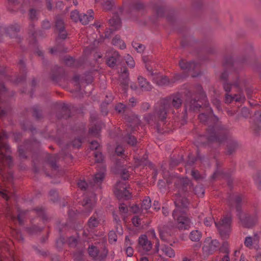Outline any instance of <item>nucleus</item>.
Here are the masks:
<instances>
[{
  "instance_id": "f257e3e1",
  "label": "nucleus",
  "mask_w": 261,
  "mask_h": 261,
  "mask_svg": "<svg viewBox=\"0 0 261 261\" xmlns=\"http://www.w3.org/2000/svg\"><path fill=\"white\" fill-rule=\"evenodd\" d=\"M185 96V111H198L201 108V103L205 108V112L199 114L200 121L208 125L206 134L200 136L195 141V145L199 147L206 143L217 142L219 144L226 141L227 151L231 154L238 146L237 142L229 136L228 131L222 125L218 118L213 114L212 109L207 102L206 95L203 91L202 87L197 85L190 89L186 90Z\"/></svg>"
},
{
  "instance_id": "f03ea898",
  "label": "nucleus",
  "mask_w": 261,
  "mask_h": 261,
  "mask_svg": "<svg viewBox=\"0 0 261 261\" xmlns=\"http://www.w3.org/2000/svg\"><path fill=\"white\" fill-rule=\"evenodd\" d=\"M172 182L175 184L174 200L176 207L173 212L172 216L176 220L179 229H188L191 226V222L186 215L189 204L186 196L188 191L191 189V183L188 178L181 177H175L172 181L167 180L168 185Z\"/></svg>"
},
{
  "instance_id": "7ed1b4c3",
  "label": "nucleus",
  "mask_w": 261,
  "mask_h": 261,
  "mask_svg": "<svg viewBox=\"0 0 261 261\" xmlns=\"http://www.w3.org/2000/svg\"><path fill=\"white\" fill-rule=\"evenodd\" d=\"M97 172L88 185L84 179L80 178L77 182V187L84 192L82 205L85 208L83 212L88 215L93 208L96 202V193L100 192L101 185L105 176L106 168L103 164H100L97 167Z\"/></svg>"
},
{
  "instance_id": "20e7f679",
  "label": "nucleus",
  "mask_w": 261,
  "mask_h": 261,
  "mask_svg": "<svg viewBox=\"0 0 261 261\" xmlns=\"http://www.w3.org/2000/svg\"><path fill=\"white\" fill-rule=\"evenodd\" d=\"M143 61L145 63V67L150 76L152 81L159 86H171L175 82L186 77L189 73H191L193 77H196L200 75V64L194 62H188L185 60H181L179 62V66L183 70V74H175L171 79L167 76H163L156 71L154 72L153 67L154 66L153 62H147L143 57Z\"/></svg>"
},
{
  "instance_id": "39448f33",
  "label": "nucleus",
  "mask_w": 261,
  "mask_h": 261,
  "mask_svg": "<svg viewBox=\"0 0 261 261\" xmlns=\"http://www.w3.org/2000/svg\"><path fill=\"white\" fill-rule=\"evenodd\" d=\"M182 102V95L179 93L161 99L155 106L153 114H146L144 119L149 124L158 126L159 121L165 122L169 114L178 112Z\"/></svg>"
},
{
  "instance_id": "423d86ee",
  "label": "nucleus",
  "mask_w": 261,
  "mask_h": 261,
  "mask_svg": "<svg viewBox=\"0 0 261 261\" xmlns=\"http://www.w3.org/2000/svg\"><path fill=\"white\" fill-rule=\"evenodd\" d=\"M225 70L222 73L220 78L223 81V89L226 92L225 97V103H230L233 101L242 103L245 100V96L242 89L243 81L235 72L236 79L231 84L227 81L229 72L234 70V64L231 59L226 61L224 65Z\"/></svg>"
},
{
  "instance_id": "0eeeda50",
  "label": "nucleus",
  "mask_w": 261,
  "mask_h": 261,
  "mask_svg": "<svg viewBox=\"0 0 261 261\" xmlns=\"http://www.w3.org/2000/svg\"><path fill=\"white\" fill-rule=\"evenodd\" d=\"M243 199L244 196L242 194H230L228 196L227 202L231 207H236L242 224L245 227L249 228L257 222L258 217L256 214L251 216L241 212V203Z\"/></svg>"
},
{
  "instance_id": "6e6552de",
  "label": "nucleus",
  "mask_w": 261,
  "mask_h": 261,
  "mask_svg": "<svg viewBox=\"0 0 261 261\" xmlns=\"http://www.w3.org/2000/svg\"><path fill=\"white\" fill-rule=\"evenodd\" d=\"M1 100L0 97V102ZM10 151L9 146L2 141L0 135V174L2 175L5 182L3 186H12V173L7 171L8 174L5 175L4 171L5 168H10L12 166V160L9 154Z\"/></svg>"
},
{
  "instance_id": "1a4fd4ad",
  "label": "nucleus",
  "mask_w": 261,
  "mask_h": 261,
  "mask_svg": "<svg viewBox=\"0 0 261 261\" xmlns=\"http://www.w3.org/2000/svg\"><path fill=\"white\" fill-rule=\"evenodd\" d=\"M77 238V237H71L66 240L63 237L60 236L56 241V246L59 249H60L64 244L67 243L70 247H76V251L74 253V259L75 261H83V251L85 247L78 241Z\"/></svg>"
},
{
  "instance_id": "9d476101",
  "label": "nucleus",
  "mask_w": 261,
  "mask_h": 261,
  "mask_svg": "<svg viewBox=\"0 0 261 261\" xmlns=\"http://www.w3.org/2000/svg\"><path fill=\"white\" fill-rule=\"evenodd\" d=\"M213 221L215 222V226L218 229L221 236L223 239H227L230 231L231 216L227 215L219 222L214 220V218L211 217H207L205 219L204 223L208 226L211 225Z\"/></svg>"
},
{
  "instance_id": "9b49d317",
  "label": "nucleus",
  "mask_w": 261,
  "mask_h": 261,
  "mask_svg": "<svg viewBox=\"0 0 261 261\" xmlns=\"http://www.w3.org/2000/svg\"><path fill=\"white\" fill-rule=\"evenodd\" d=\"M59 156H62L63 159L65 160L67 158H71V155L69 153H65L64 150H62L58 155L47 154L46 157V161L52 170L50 174L45 171L48 176L53 177L57 176V174H60L59 168L56 164L57 161L59 159Z\"/></svg>"
},
{
  "instance_id": "f8f14e48",
  "label": "nucleus",
  "mask_w": 261,
  "mask_h": 261,
  "mask_svg": "<svg viewBox=\"0 0 261 261\" xmlns=\"http://www.w3.org/2000/svg\"><path fill=\"white\" fill-rule=\"evenodd\" d=\"M137 249L141 254L154 256L152 244L145 234H142L138 238Z\"/></svg>"
},
{
  "instance_id": "ddd939ff",
  "label": "nucleus",
  "mask_w": 261,
  "mask_h": 261,
  "mask_svg": "<svg viewBox=\"0 0 261 261\" xmlns=\"http://www.w3.org/2000/svg\"><path fill=\"white\" fill-rule=\"evenodd\" d=\"M162 255L172 258L175 256V253L174 250L168 245H162L160 246L159 241L158 240L155 244L153 258L161 257Z\"/></svg>"
},
{
  "instance_id": "4468645a",
  "label": "nucleus",
  "mask_w": 261,
  "mask_h": 261,
  "mask_svg": "<svg viewBox=\"0 0 261 261\" xmlns=\"http://www.w3.org/2000/svg\"><path fill=\"white\" fill-rule=\"evenodd\" d=\"M16 211L17 213V216L14 214L13 210L11 207L8 204L5 212L6 217L14 223H18L19 225H22L23 223L22 217L25 215L26 212L21 211L18 207L16 208Z\"/></svg>"
},
{
  "instance_id": "2eb2a0df",
  "label": "nucleus",
  "mask_w": 261,
  "mask_h": 261,
  "mask_svg": "<svg viewBox=\"0 0 261 261\" xmlns=\"http://www.w3.org/2000/svg\"><path fill=\"white\" fill-rule=\"evenodd\" d=\"M220 246L219 242L217 240H212L210 238H207L204 242L203 251L206 254H212L217 250Z\"/></svg>"
},
{
  "instance_id": "dca6fc26",
  "label": "nucleus",
  "mask_w": 261,
  "mask_h": 261,
  "mask_svg": "<svg viewBox=\"0 0 261 261\" xmlns=\"http://www.w3.org/2000/svg\"><path fill=\"white\" fill-rule=\"evenodd\" d=\"M88 253L90 257L95 260H103L107 256L108 251L103 249L100 251L97 247L94 245L89 246Z\"/></svg>"
},
{
  "instance_id": "f3484780",
  "label": "nucleus",
  "mask_w": 261,
  "mask_h": 261,
  "mask_svg": "<svg viewBox=\"0 0 261 261\" xmlns=\"http://www.w3.org/2000/svg\"><path fill=\"white\" fill-rule=\"evenodd\" d=\"M260 238V232H255L252 236H247L244 240V245L249 249H257Z\"/></svg>"
},
{
  "instance_id": "a211bd4d",
  "label": "nucleus",
  "mask_w": 261,
  "mask_h": 261,
  "mask_svg": "<svg viewBox=\"0 0 261 261\" xmlns=\"http://www.w3.org/2000/svg\"><path fill=\"white\" fill-rule=\"evenodd\" d=\"M125 183L122 181L118 182L115 187V193L118 196L124 197L125 199L130 198V193Z\"/></svg>"
},
{
  "instance_id": "6ab92c4d",
  "label": "nucleus",
  "mask_w": 261,
  "mask_h": 261,
  "mask_svg": "<svg viewBox=\"0 0 261 261\" xmlns=\"http://www.w3.org/2000/svg\"><path fill=\"white\" fill-rule=\"evenodd\" d=\"M97 71V69H95L92 71L87 72L81 77L80 76L76 75L73 77V81L76 85L79 86L80 88L81 87V84L84 82L87 84H91L93 81V75H95Z\"/></svg>"
},
{
  "instance_id": "aec40b11",
  "label": "nucleus",
  "mask_w": 261,
  "mask_h": 261,
  "mask_svg": "<svg viewBox=\"0 0 261 261\" xmlns=\"http://www.w3.org/2000/svg\"><path fill=\"white\" fill-rule=\"evenodd\" d=\"M38 142L36 141H27L25 142L24 146L18 147L19 155L22 158H26V151L32 150L34 147L38 146Z\"/></svg>"
},
{
  "instance_id": "412c9836",
  "label": "nucleus",
  "mask_w": 261,
  "mask_h": 261,
  "mask_svg": "<svg viewBox=\"0 0 261 261\" xmlns=\"http://www.w3.org/2000/svg\"><path fill=\"white\" fill-rule=\"evenodd\" d=\"M20 27L18 24H14L10 25L9 28H6L4 27L0 28V40H1V36L3 34H8L11 37L13 38L16 36V33L19 31Z\"/></svg>"
},
{
  "instance_id": "4be33fe9",
  "label": "nucleus",
  "mask_w": 261,
  "mask_h": 261,
  "mask_svg": "<svg viewBox=\"0 0 261 261\" xmlns=\"http://www.w3.org/2000/svg\"><path fill=\"white\" fill-rule=\"evenodd\" d=\"M101 219V214L100 211H96L88 220V226L89 228L92 229L97 227Z\"/></svg>"
},
{
  "instance_id": "5701e85b",
  "label": "nucleus",
  "mask_w": 261,
  "mask_h": 261,
  "mask_svg": "<svg viewBox=\"0 0 261 261\" xmlns=\"http://www.w3.org/2000/svg\"><path fill=\"white\" fill-rule=\"evenodd\" d=\"M106 57L107 58V64L110 67H114L119 58L118 53L114 50L107 53Z\"/></svg>"
},
{
  "instance_id": "b1692460",
  "label": "nucleus",
  "mask_w": 261,
  "mask_h": 261,
  "mask_svg": "<svg viewBox=\"0 0 261 261\" xmlns=\"http://www.w3.org/2000/svg\"><path fill=\"white\" fill-rule=\"evenodd\" d=\"M128 70L126 68H124L123 69H121V73L120 74L119 76V81L122 85V90L123 91L124 93H125L126 92V90L128 88Z\"/></svg>"
},
{
  "instance_id": "393cba45",
  "label": "nucleus",
  "mask_w": 261,
  "mask_h": 261,
  "mask_svg": "<svg viewBox=\"0 0 261 261\" xmlns=\"http://www.w3.org/2000/svg\"><path fill=\"white\" fill-rule=\"evenodd\" d=\"M56 28L58 31L60 38L65 39L67 37V33L64 30V23L61 17H57L56 20Z\"/></svg>"
},
{
  "instance_id": "a878e982",
  "label": "nucleus",
  "mask_w": 261,
  "mask_h": 261,
  "mask_svg": "<svg viewBox=\"0 0 261 261\" xmlns=\"http://www.w3.org/2000/svg\"><path fill=\"white\" fill-rule=\"evenodd\" d=\"M92 39H93V40L91 39H88L89 40V45L86 46L84 50L85 57H87L89 54H91L92 50L96 47L101 41V40L99 41L95 39L94 37H93Z\"/></svg>"
},
{
  "instance_id": "bb28decb",
  "label": "nucleus",
  "mask_w": 261,
  "mask_h": 261,
  "mask_svg": "<svg viewBox=\"0 0 261 261\" xmlns=\"http://www.w3.org/2000/svg\"><path fill=\"white\" fill-rule=\"evenodd\" d=\"M39 0H9L10 3L14 5L20 4L21 8L20 11L22 13L25 12L24 7H28L32 4H34L35 2H38Z\"/></svg>"
},
{
  "instance_id": "cd10ccee",
  "label": "nucleus",
  "mask_w": 261,
  "mask_h": 261,
  "mask_svg": "<svg viewBox=\"0 0 261 261\" xmlns=\"http://www.w3.org/2000/svg\"><path fill=\"white\" fill-rule=\"evenodd\" d=\"M93 11L92 10H89L87 11V14H81L80 21L84 25L88 24L89 22L93 20Z\"/></svg>"
},
{
  "instance_id": "c85d7f7f",
  "label": "nucleus",
  "mask_w": 261,
  "mask_h": 261,
  "mask_svg": "<svg viewBox=\"0 0 261 261\" xmlns=\"http://www.w3.org/2000/svg\"><path fill=\"white\" fill-rule=\"evenodd\" d=\"M65 64L72 67H78L82 66L83 61L75 60L71 57H65L64 59Z\"/></svg>"
},
{
  "instance_id": "c756f323",
  "label": "nucleus",
  "mask_w": 261,
  "mask_h": 261,
  "mask_svg": "<svg viewBox=\"0 0 261 261\" xmlns=\"http://www.w3.org/2000/svg\"><path fill=\"white\" fill-rule=\"evenodd\" d=\"M109 24L115 30L120 27L121 20L118 13L114 14L112 18L109 20Z\"/></svg>"
},
{
  "instance_id": "7c9ffc66",
  "label": "nucleus",
  "mask_w": 261,
  "mask_h": 261,
  "mask_svg": "<svg viewBox=\"0 0 261 261\" xmlns=\"http://www.w3.org/2000/svg\"><path fill=\"white\" fill-rule=\"evenodd\" d=\"M138 80L139 86L143 91H148L152 89V86L145 79L139 76Z\"/></svg>"
},
{
  "instance_id": "2f4dec72",
  "label": "nucleus",
  "mask_w": 261,
  "mask_h": 261,
  "mask_svg": "<svg viewBox=\"0 0 261 261\" xmlns=\"http://www.w3.org/2000/svg\"><path fill=\"white\" fill-rule=\"evenodd\" d=\"M102 124L100 122H97L93 126H91L89 128V134L93 136L97 137L102 128Z\"/></svg>"
},
{
  "instance_id": "473e14b6",
  "label": "nucleus",
  "mask_w": 261,
  "mask_h": 261,
  "mask_svg": "<svg viewBox=\"0 0 261 261\" xmlns=\"http://www.w3.org/2000/svg\"><path fill=\"white\" fill-rule=\"evenodd\" d=\"M147 156L146 154L144 155L142 158H139L137 156L134 157L135 160V168L139 167L140 166H145L148 164L147 160Z\"/></svg>"
},
{
  "instance_id": "72a5a7b5",
  "label": "nucleus",
  "mask_w": 261,
  "mask_h": 261,
  "mask_svg": "<svg viewBox=\"0 0 261 261\" xmlns=\"http://www.w3.org/2000/svg\"><path fill=\"white\" fill-rule=\"evenodd\" d=\"M132 221L133 225L138 229H142L144 228V222L142 220V219L138 216H135L132 219Z\"/></svg>"
},
{
  "instance_id": "f704fd0d",
  "label": "nucleus",
  "mask_w": 261,
  "mask_h": 261,
  "mask_svg": "<svg viewBox=\"0 0 261 261\" xmlns=\"http://www.w3.org/2000/svg\"><path fill=\"white\" fill-rule=\"evenodd\" d=\"M112 44L121 49L125 48L126 45L124 41L120 39V36H116L112 40Z\"/></svg>"
},
{
  "instance_id": "c9c22d12",
  "label": "nucleus",
  "mask_w": 261,
  "mask_h": 261,
  "mask_svg": "<svg viewBox=\"0 0 261 261\" xmlns=\"http://www.w3.org/2000/svg\"><path fill=\"white\" fill-rule=\"evenodd\" d=\"M122 141L126 142L128 145L134 146L137 143L136 138L129 134H127L122 138Z\"/></svg>"
},
{
  "instance_id": "e433bc0d",
  "label": "nucleus",
  "mask_w": 261,
  "mask_h": 261,
  "mask_svg": "<svg viewBox=\"0 0 261 261\" xmlns=\"http://www.w3.org/2000/svg\"><path fill=\"white\" fill-rule=\"evenodd\" d=\"M201 237V233L198 230L192 231L189 236V238L192 241L198 242Z\"/></svg>"
},
{
  "instance_id": "4c0bfd02",
  "label": "nucleus",
  "mask_w": 261,
  "mask_h": 261,
  "mask_svg": "<svg viewBox=\"0 0 261 261\" xmlns=\"http://www.w3.org/2000/svg\"><path fill=\"white\" fill-rule=\"evenodd\" d=\"M255 118H258L257 121L255 122L254 124V129L256 131H261V112L257 111L254 114Z\"/></svg>"
},
{
  "instance_id": "58836bf2",
  "label": "nucleus",
  "mask_w": 261,
  "mask_h": 261,
  "mask_svg": "<svg viewBox=\"0 0 261 261\" xmlns=\"http://www.w3.org/2000/svg\"><path fill=\"white\" fill-rule=\"evenodd\" d=\"M96 3L101 2L103 8L105 10H109L113 7L112 0H95Z\"/></svg>"
},
{
  "instance_id": "ea45409f",
  "label": "nucleus",
  "mask_w": 261,
  "mask_h": 261,
  "mask_svg": "<svg viewBox=\"0 0 261 261\" xmlns=\"http://www.w3.org/2000/svg\"><path fill=\"white\" fill-rule=\"evenodd\" d=\"M127 120L129 124H128L129 125V129L132 132H134L136 130V128L135 127V125L138 123V119L137 117H136L133 120H130V118H127Z\"/></svg>"
},
{
  "instance_id": "a19ab883",
  "label": "nucleus",
  "mask_w": 261,
  "mask_h": 261,
  "mask_svg": "<svg viewBox=\"0 0 261 261\" xmlns=\"http://www.w3.org/2000/svg\"><path fill=\"white\" fill-rule=\"evenodd\" d=\"M153 9L155 11L158 17H162L163 16L165 10L162 6L159 4H155L153 6Z\"/></svg>"
},
{
  "instance_id": "79ce46f5",
  "label": "nucleus",
  "mask_w": 261,
  "mask_h": 261,
  "mask_svg": "<svg viewBox=\"0 0 261 261\" xmlns=\"http://www.w3.org/2000/svg\"><path fill=\"white\" fill-rule=\"evenodd\" d=\"M119 211L121 215H122L123 220L125 222V215L128 212V208L127 206L124 203L120 204L119 205Z\"/></svg>"
},
{
  "instance_id": "37998d69",
  "label": "nucleus",
  "mask_w": 261,
  "mask_h": 261,
  "mask_svg": "<svg viewBox=\"0 0 261 261\" xmlns=\"http://www.w3.org/2000/svg\"><path fill=\"white\" fill-rule=\"evenodd\" d=\"M62 111L65 114L62 116L64 118H67L70 116V111L69 106L67 104H63L62 106Z\"/></svg>"
},
{
  "instance_id": "c03bdc74",
  "label": "nucleus",
  "mask_w": 261,
  "mask_h": 261,
  "mask_svg": "<svg viewBox=\"0 0 261 261\" xmlns=\"http://www.w3.org/2000/svg\"><path fill=\"white\" fill-rule=\"evenodd\" d=\"M194 193L198 197H202L204 194V190L201 185L196 186L194 190Z\"/></svg>"
},
{
  "instance_id": "a18cd8bd",
  "label": "nucleus",
  "mask_w": 261,
  "mask_h": 261,
  "mask_svg": "<svg viewBox=\"0 0 261 261\" xmlns=\"http://www.w3.org/2000/svg\"><path fill=\"white\" fill-rule=\"evenodd\" d=\"M151 206V200L149 197L145 198L142 201L141 207L144 210H148Z\"/></svg>"
},
{
  "instance_id": "49530a36",
  "label": "nucleus",
  "mask_w": 261,
  "mask_h": 261,
  "mask_svg": "<svg viewBox=\"0 0 261 261\" xmlns=\"http://www.w3.org/2000/svg\"><path fill=\"white\" fill-rule=\"evenodd\" d=\"M35 211L37 215L41 217L43 220H46V216L45 215L44 208L42 207H37L35 209Z\"/></svg>"
},
{
  "instance_id": "de8ad7c7",
  "label": "nucleus",
  "mask_w": 261,
  "mask_h": 261,
  "mask_svg": "<svg viewBox=\"0 0 261 261\" xmlns=\"http://www.w3.org/2000/svg\"><path fill=\"white\" fill-rule=\"evenodd\" d=\"M124 60H125V62L127 64V65L130 68H133L135 66V61L133 58L129 55H127L126 56L124 57Z\"/></svg>"
},
{
  "instance_id": "09e8293b",
  "label": "nucleus",
  "mask_w": 261,
  "mask_h": 261,
  "mask_svg": "<svg viewBox=\"0 0 261 261\" xmlns=\"http://www.w3.org/2000/svg\"><path fill=\"white\" fill-rule=\"evenodd\" d=\"M95 162L97 163H101L103 160V156L101 152L97 150L94 152Z\"/></svg>"
},
{
  "instance_id": "8fccbe9b",
  "label": "nucleus",
  "mask_w": 261,
  "mask_h": 261,
  "mask_svg": "<svg viewBox=\"0 0 261 261\" xmlns=\"http://www.w3.org/2000/svg\"><path fill=\"white\" fill-rule=\"evenodd\" d=\"M132 46L138 53H142L144 49V46L141 44L136 42L132 43Z\"/></svg>"
},
{
  "instance_id": "3c124183",
  "label": "nucleus",
  "mask_w": 261,
  "mask_h": 261,
  "mask_svg": "<svg viewBox=\"0 0 261 261\" xmlns=\"http://www.w3.org/2000/svg\"><path fill=\"white\" fill-rule=\"evenodd\" d=\"M225 173H224L223 171L220 170L219 169H217L216 171L212 175L213 179H217L219 178H223L225 176Z\"/></svg>"
},
{
  "instance_id": "603ef678",
  "label": "nucleus",
  "mask_w": 261,
  "mask_h": 261,
  "mask_svg": "<svg viewBox=\"0 0 261 261\" xmlns=\"http://www.w3.org/2000/svg\"><path fill=\"white\" fill-rule=\"evenodd\" d=\"M29 18L31 21L35 20L38 18V12L34 9H31L29 13Z\"/></svg>"
},
{
  "instance_id": "864d4df0",
  "label": "nucleus",
  "mask_w": 261,
  "mask_h": 261,
  "mask_svg": "<svg viewBox=\"0 0 261 261\" xmlns=\"http://www.w3.org/2000/svg\"><path fill=\"white\" fill-rule=\"evenodd\" d=\"M70 17L73 21L77 22L80 20L81 14L76 10L73 11L71 12Z\"/></svg>"
},
{
  "instance_id": "5fc2aeb1",
  "label": "nucleus",
  "mask_w": 261,
  "mask_h": 261,
  "mask_svg": "<svg viewBox=\"0 0 261 261\" xmlns=\"http://www.w3.org/2000/svg\"><path fill=\"white\" fill-rule=\"evenodd\" d=\"M49 197L51 200L55 202L58 200V193L56 190H51L49 192Z\"/></svg>"
},
{
  "instance_id": "6e6d98bb",
  "label": "nucleus",
  "mask_w": 261,
  "mask_h": 261,
  "mask_svg": "<svg viewBox=\"0 0 261 261\" xmlns=\"http://www.w3.org/2000/svg\"><path fill=\"white\" fill-rule=\"evenodd\" d=\"M82 142L83 139L81 138L75 139L72 142V145L74 148H79L81 146Z\"/></svg>"
},
{
  "instance_id": "4d7b16f0",
  "label": "nucleus",
  "mask_w": 261,
  "mask_h": 261,
  "mask_svg": "<svg viewBox=\"0 0 261 261\" xmlns=\"http://www.w3.org/2000/svg\"><path fill=\"white\" fill-rule=\"evenodd\" d=\"M83 238L84 239V240L85 241L87 242H91V239L92 238L94 239V240H95L96 239H94L93 237V234L92 233H87L85 230L83 232Z\"/></svg>"
},
{
  "instance_id": "13d9d810",
  "label": "nucleus",
  "mask_w": 261,
  "mask_h": 261,
  "mask_svg": "<svg viewBox=\"0 0 261 261\" xmlns=\"http://www.w3.org/2000/svg\"><path fill=\"white\" fill-rule=\"evenodd\" d=\"M220 250L221 252L228 254L229 253V245L228 242H224Z\"/></svg>"
},
{
  "instance_id": "bf43d9fd",
  "label": "nucleus",
  "mask_w": 261,
  "mask_h": 261,
  "mask_svg": "<svg viewBox=\"0 0 261 261\" xmlns=\"http://www.w3.org/2000/svg\"><path fill=\"white\" fill-rule=\"evenodd\" d=\"M109 241L110 243H113L117 241V236L113 231H111L109 233Z\"/></svg>"
},
{
  "instance_id": "052dcab7",
  "label": "nucleus",
  "mask_w": 261,
  "mask_h": 261,
  "mask_svg": "<svg viewBox=\"0 0 261 261\" xmlns=\"http://www.w3.org/2000/svg\"><path fill=\"white\" fill-rule=\"evenodd\" d=\"M126 109V106L122 103H118L115 107L116 110L119 113L124 112Z\"/></svg>"
},
{
  "instance_id": "680f3d73",
  "label": "nucleus",
  "mask_w": 261,
  "mask_h": 261,
  "mask_svg": "<svg viewBox=\"0 0 261 261\" xmlns=\"http://www.w3.org/2000/svg\"><path fill=\"white\" fill-rule=\"evenodd\" d=\"M41 229H42L41 228H40L36 225H34L31 228H27V231L30 233H36L38 231H41Z\"/></svg>"
},
{
  "instance_id": "e2e57ef3",
  "label": "nucleus",
  "mask_w": 261,
  "mask_h": 261,
  "mask_svg": "<svg viewBox=\"0 0 261 261\" xmlns=\"http://www.w3.org/2000/svg\"><path fill=\"white\" fill-rule=\"evenodd\" d=\"M115 152L118 155H122L124 152V148L123 146L120 145H118L116 147Z\"/></svg>"
},
{
  "instance_id": "0e129e2a",
  "label": "nucleus",
  "mask_w": 261,
  "mask_h": 261,
  "mask_svg": "<svg viewBox=\"0 0 261 261\" xmlns=\"http://www.w3.org/2000/svg\"><path fill=\"white\" fill-rule=\"evenodd\" d=\"M133 243L134 241L131 240L128 236H126L125 239L124 248H126L127 247H132Z\"/></svg>"
},
{
  "instance_id": "69168bd1",
  "label": "nucleus",
  "mask_w": 261,
  "mask_h": 261,
  "mask_svg": "<svg viewBox=\"0 0 261 261\" xmlns=\"http://www.w3.org/2000/svg\"><path fill=\"white\" fill-rule=\"evenodd\" d=\"M99 147V144L97 141H93L90 143L89 147L91 150H97Z\"/></svg>"
},
{
  "instance_id": "338daca9",
  "label": "nucleus",
  "mask_w": 261,
  "mask_h": 261,
  "mask_svg": "<svg viewBox=\"0 0 261 261\" xmlns=\"http://www.w3.org/2000/svg\"><path fill=\"white\" fill-rule=\"evenodd\" d=\"M125 253L127 256L132 257L133 256L134 252V249L132 247H127L126 248H124Z\"/></svg>"
},
{
  "instance_id": "774afa93",
  "label": "nucleus",
  "mask_w": 261,
  "mask_h": 261,
  "mask_svg": "<svg viewBox=\"0 0 261 261\" xmlns=\"http://www.w3.org/2000/svg\"><path fill=\"white\" fill-rule=\"evenodd\" d=\"M129 172L126 169H123L121 173V177L122 179H123L124 180L128 179V177L129 176Z\"/></svg>"
}]
</instances>
